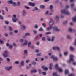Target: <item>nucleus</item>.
<instances>
[{
  "label": "nucleus",
  "mask_w": 76,
  "mask_h": 76,
  "mask_svg": "<svg viewBox=\"0 0 76 76\" xmlns=\"http://www.w3.org/2000/svg\"><path fill=\"white\" fill-rule=\"evenodd\" d=\"M69 7L68 6H66V8L65 9L62 10L61 11V12L62 13H64L65 15H70V13L68 11V8H69Z\"/></svg>",
  "instance_id": "f257e3e1"
},
{
  "label": "nucleus",
  "mask_w": 76,
  "mask_h": 76,
  "mask_svg": "<svg viewBox=\"0 0 76 76\" xmlns=\"http://www.w3.org/2000/svg\"><path fill=\"white\" fill-rule=\"evenodd\" d=\"M52 49H53L54 51H55V50H57L58 51H61L60 48V47L58 46H55L53 47L52 48Z\"/></svg>",
  "instance_id": "f03ea898"
},
{
  "label": "nucleus",
  "mask_w": 76,
  "mask_h": 76,
  "mask_svg": "<svg viewBox=\"0 0 76 76\" xmlns=\"http://www.w3.org/2000/svg\"><path fill=\"white\" fill-rule=\"evenodd\" d=\"M69 57L70 59L68 61V63H70L72 61H74V57H75V56L71 54L70 56Z\"/></svg>",
  "instance_id": "7ed1b4c3"
},
{
  "label": "nucleus",
  "mask_w": 76,
  "mask_h": 76,
  "mask_svg": "<svg viewBox=\"0 0 76 76\" xmlns=\"http://www.w3.org/2000/svg\"><path fill=\"white\" fill-rule=\"evenodd\" d=\"M50 20L49 23V25L50 26H52V25H54V21L51 18H50Z\"/></svg>",
  "instance_id": "20e7f679"
},
{
  "label": "nucleus",
  "mask_w": 76,
  "mask_h": 76,
  "mask_svg": "<svg viewBox=\"0 0 76 76\" xmlns=\"http://www.w3.org/2000/svg\"><path fill=\"white\" fill-rule=\"evenodd\" d=\"M8 53V51H5L3 54L4 57H8V55H7Z\"/></svg>",
  "instance_id": "39448f33"
},
{
  "label": "nucleus",
  "mask_w": 76,
  "mask_h": 76,
  "mask_svg": "<svg viewBox=\"0 0 76 76\" xmlns=\"http://www.w3.org/2000/svg\"><path fill=\"white\" fill-rule=\"evenodd\" d=\"M51 58H52V59H53V61H58V58H57V57L54 56H51Z\"/></svg>",
  "instance_id": "423d86ee"
},
{
  "label": "nucleus",
  "mask_w": 76,
  "mask_h": 76,
  "mask_svg": "<svg viewBox=\"0 0 76 76\" xmlns=\"http://www.w3.org/2000/svg\"><path fill=\"white\" fill-rule=\"evenodd\" d=\"M28 41L26 40H25L24 41V43L21 44V45L22 46H25L26 45H27L28 44Z\"/></svg>",
  "instance_id": "0eeeda50"
},
{
  "label": "nucleus",
  "mask_w": 76,
  "mask_h": 76,
  "mask_svg": "<svg viewBox=\"0 0 76 76\" xmlns=\"http://www.w3.org/2000/svg\"><path fill=\"white\" fill-rule=\"evenodd\" d=\"M12 69V66H6L5 68V69L6 70H7L9 71L11 69Z\"/></svg>",
  "instance_id": "6e6552de"
},
{
  "label": "nucleus",
  "mask_w": 76,
  "mask_h": 76,
  "mask_svg": "<svg viewBox=\"0 0 76 76\" xmlns=\"http://www.w3.org/2000/svg\"><path fill=\"white\" fill-rule=\"evenodd\" d=\"M53 30L54 31H60V30L58 28L57 26L54 27Z\"/></svg>",
  "instance_id": "1a4fd4ad"
},
{
  "label": "nucleus",
  "mask_w": 76,
  "mask_h": 76,
  "mask_svg": "<svg viewBox=\"0 0 76 76\" xmlns=\"http://www.w3.org/2000/svg\"><path fill=\"white\" fill-rule=\"evenodd\" d=\"M22 13L23 14V16H25L26 15V14H27L26 12V10H22Z\"/></svg>",
  "instance_id": "9d476101"
},
{
  "label": "nucleus",
  "mask_w": 76,
  "mask_h": 76,
  "mask_svg": "<svg viewBox=\"0 0 76 76\" xmlns=\"http://www.w3.org/2000/svg\"><path fill=\"white\" fill-rule=\"evenodd\" d=\"M59 18H60V16L58 15H57L55 16V19L56 21H58L59 20Z\"/></svg>",
  "instance_id": "9b49d317"
},
{
  "label": "nucleus",
  "mask_w": 76,
  "mask_h": 76,
  "mask_svg": "<svg viewBox=\"0 0 76 76\" xmlns=\"http://www.w3.org/2000/svg\"><path fill=\"white\" fill-rule=\"evenodd\" d=\"M42 69H43L44 70L47 71L48 70V68L47 67H45V66H42L41 67Z\"/></svg>",
  "instance_id": "f8f14e48"
},
{
  "label": "nucleus",
  "mask_w": 76,
  "mask_h": 76,
  "mask_svg": "<svg viewBox=\"0 0 76 76\" xmlns=\"http://www.w3.org/2000/svg\"><path fill=\"white\" fill-rule=\"evenodd\" d=\"M58 68H59V67L58 66V64H56L54 66V69L57 70L58 69Z\"/></svg>",
  "instance_id": "ddd939ff"
},
{
  "label": "nucleus",
  "mask_w": 76,
  "mask_h": 76,
  "mask_svg": "<svg viewBox=\"0 0 76 76\" xmlns=\"http://www.w3.org/2000/svg\"><path fill=\"white\" fill-rule=\"evenodd\" d=\"M12 22H14V23H15V22H17V21L18 20V19L17 18L15 19L12 18Z\"/></svg>",
  "instance_id": "4468645a"
},
{
  "label": "nucleus",
  "mask_w": 76,
  "mask_h": 76,
  "mask_svg": "<svg viewBox=\"0 0 76 76\" xmlns=\"http://www.w3.org/2000/svg\"><path fill=\"white\" fill-rule=\"evenodd\" d=\"M29 4L30 6H33V7L35 6V4L34 3H32V2H30L29 3Z\"/></svg>",
  "instance_id": "2eb2a0df"
},
{
  "label": "nucleus",
  "mask_w": 76,
  "mask_h": 76,
  "mask_svg": "<svg viewBox=\"0 0 76 76\" xmlns=\"http://www.w3.org/2000/svg\"><path fill=\"white\" fill-rule=\"evenodd\" d=\"M53 28V27L52 26H50L49 27H47L46 28V30L47 31H50L51 29H52Z\"/></svg>",
  "instance_id": "dca6fc26"
},
{
  "label": "nucleus",
  "mask_w": 76,
  "mask_h": 76,
  "mask_svg": "<svg viewBox=\"0 0 76 76\" xmlns=\"http://www.w3.org/2000/svg\"><path fill=\"white\" fill-rule=\"evenodd\" d=\"M69 49L71 51H73L75 50V48L73 47L72 46H71L70 47Z\"/></svg>",
  "instance_id": "f3484780"
},
{
  "label": "nucleus",
  "mask_w": 76,
  "mask_h": 76,
  "mask_svg": "<svg viewBox=\"0 0 76 76\" xmlns=\"http://www.w3.org/2000/svg\"><path fill=\"white\" fill-rule=\"evenodd\" d=\"M57 70H58L59 72H63V69L60 67H59Z\"/></svg>",
  "instance_id": "a211bd4d"
},
{
  "label": "nucleus",
  "mask_w": 76,
  "mask_h": 76,
  "mask_svg": "<svg viewBox=\"0 0 76 76\" xmlns=\"http://www.w3.org/2000/svg\"><path fill=\"white\" fill-rule=\"evenodd\" d=\"M37 70L36 69H34L31 71V73H37Z\"/></svg>",
  "instance_id": "6ab92c4d"
},
{
  "label": "nucleus",
  "mask_w": 76,
  "mask_h": 76,
  "mask_svg": "<svg viewBox=\"0 0 76 76\" xmlns=\"http://www.w3.org/2000/svg\"><path fill=\"white\" fill-rule=\"evenodd\" d=\"M55 38H56V37L55 36H52V37L51 41L53 42V41H54V39H55Z\"/></svg>",
  "instance_id": "aec40b11"
},
{
  "label": "nucleus",
  "mask_w": 76,
  "mask_h": 76,
  "mask_svg": "<svg viewBox=\"0 0 76 76\" xmlns=\"http://www.w3.org/2000/svg\"><path fill=\"white\" fill-rule=\"evenodd\" d=\"M13 2V1L12 0H10L8 1V3L10 4H12Z\"/></svg>",
  "instance_id": "412c9836"
},
{
  "label": "nucleus",
  "mask_w": 76,
  "mask_h": 76,
  "mask_svg": "<svg viewBox=\"0 0 76 76\" xmlns=\"http://www.w3.org/2000/svg\"><path fill=\"white\" fill-rule=\"evenodd\" d=\"M31 41H29L28 42V46L29 47H31Z\"/></svg>",
  "instance_id": "4be33fe9"
},
{
  "label": "nucleus",
  "mask_w": 76,
  "mask_h": 76,
  "mask_svg": "<svg viewBox=\"0 0 76 76\" xmlns=\"http://www.w3.org/2000/svg\"><path fill=\"white\" fill-rule=\"evenodd\" d=\"M67 23H68V21L67 20H66L63 22V25H66V24Z\"/></svg>",
  "instance_id": "5701e85b"
},
{
  "label": "nucleus",
  "mask_w": 76,
  "mask_h": 76,
  "mask_svg": "<svg viewBox=\"0 0 76 76\" xmlns=\"http://www.w3.org/2000/svg\"><path fill=\"white\" fill-rule=\"evenodd\" d=\"M30 35V33H26L25 34V36L26 37H27L28 36H29Z\"/></svg>",
  "instance_id": "b1692460"
},
{
  "label": "nucleus",
  "mask_w": 76,
  "mask_h": 76,
  "mask_svg": "<svg viewBox=\"0 0 76 76\" xmlns=\"http://www.w3.org/2000/svg\"><path fill=\"white\" fill-rule=\"evenodd\" d=\"M34 28L35 29L38 28V25L37 24H36L34 25Z\"/></svg>",
  "instance_id": "393cba45"
},
{
  "label": "nucleus",
  "mask_w": 76,
  "mask_h": 76,
  "mask_svg": "<svg viewBox=\"0 0 76 76\" xmlns=\"http://www.w3.org/2000/svg\"><path fill=\"white\" fill-rule=\"evenodd\" d=\"M21 65L22 66H24V61L22 60L21 62Z\"/></svg>",
  "instance_id": "a878e982"
},
{
  "label": "nucleus",
  "mask_w": 76,
  "mask_h": 76,
  "mask_svg": "<svg viewBox=\"0 0 76 76\" xmlns=\"http://www.w3.org/2000/svg\"><path fill=\"white\" fill-rule=\"evenodd\" d=\"M12 4L13 6H16L17 5L16 3L15 2H13Z\"/></svg>",
  "instance_id": "bb28decb"
},
{
  "label": "nucleus",
  "mask_w": 76,
  "mask_h": 76,
  "mask_svg": "<svg viewBox=\"0 0 76 76\" xmlns=\"http://www.w3.org/2000/svg\"><path fill=\"white\" fill-rule=\"evenodd\" d=\"M69 32H73V29L72 28H69Z\"/></svg>",
  "instance_id": "cd10ccee"
},
{
  "label": "nucleus",
  "mask_w": 76,
  "mask_h": 76,
  "mask_svg": "<svg viewBox=\"0 0 76 76\" xmlns=\"http://www.w3.org/2000/svg\"><path fill=\"white\" fill-rule=\"evenodd\" d=\"M65 74H69V71L68 69H66L65 70Z\"/></svg>",
  "instance_id": "c85d7f7f"
},
{
  "label": "nucleus",
  "mask_w": 76,
  "mask_h": 76,
  "mask_svg": "<svg viewBox=\"0 0 76 76\" xmlns=\"http://www.w3.org/2000/svg\"><path fill=\"white\" fill-rule=\"evenodd\" d=\"M6 61L8 62H9L10 61V58H6Z\"/></svg>",
  "instance_id": "c756f323"
},
{
  "label": "nucleus",
  "mask_w": 76,
  "mask_h": 76,
  "mask_svg": "<svg viewBox=\"0 0 76 76\" xmlns=\"http://www.w3.org/2000/svg\"><path fill=\"white\" fill-rule=\"evenodd\" d=\"M20 2L19 1H18L17 2L16 4L17 6H20Z\"/></svg>",
  "instance_id": "7c9ffc66"
},
{
  "label": "nucleus",
  "mask_w": 76,
  "mask_h": 76,
  "mask_svg": "<svg viewBox=\"0 0 76 76\" xmlns=\"http://www.w3.org/2000/svg\"><path fill=\"white\" fill-rule=\"evenodd\" d=\"M39 31L40 32L43 31V28H42V27L40 28L39 29Z\"/></svg>",
  "instance_id": "2f4dec72"
},
{
  "label": "nucleus",
  "mask_w": 76,
  "mask_h": 76,
  "mask_svg": "<svg viewBox=\"0 0 76 76\" xmlns=\"http://www.w3.org/2000/svg\"><path fill=\"white\" fill-rule=\"evenodd\" d=\"M42 25L43 26V27H44V28H45V27H46V24H45V23H42Z\"/></svg>",
  "instance_id": "473e14b6"
},
{
  "label": "nucleus",
  "mask_w": 76,
  "mask_h": 76,
  "mask_svg": "<svg viewBox=\"0 0 76 76\" xmlns=\"http://www.w3.org/2000/svg\"><path fill=\"white\" fill-rule=\"evenodd\" d=\"M73 45H75V46H76V38H75L74 40V42Z\"/></svg>",
  "instance_id": "72a5a7b5"
},
{
  "label": "nucleus",
  "mask_w": 76,
  "mask_h": 76,
  "mask_svg": "<svg viewBox=\"0 0 76 76\" xmlns=\"http://www.w3.org/2000/svg\"><path fill=\"white\" fill-rule=\"evenodd\" d=\"M9 47L10 49H12L13 48V46L10 44L9 45Z\"/></svg>",
  "instance_id": "f704fd0d"
},
{
  "label": "nucleus",
  "mask_w": 76,
  "mask_h": 76,
  "mask_svg": "<svg viewBox=\"0 0 76 76\" xmlns=\"http://www.w3.org/2000/svg\"><path fill=\"white\" fill-rule=\"evenodd\" d=\"M66 38H67V39H70V36L69 35H67L66 36Z\"/></svg>",
  "instance_id": "c9c22d12"
},
{
  "label": "nucleus",
  "mask_w": 76,
  "mask_h": 76,
  "mask_svg": "<svg viewBox=\"0 0 76 76\" xmlns=\"http://www.w3.org/2000/svg\"><path fill=\"white\" fill-rule=\"evenodd\" d=\"M23 39H20L19 40V41L21 43L23 42Z\"/></svg>",
  "instance_id": "e433bc0d"
},
{
  "label": "nucleus",
  "mask_w": 76,
  "mask_h": 76,
  "mask_svg": "<svg viewBox=\"0 0 76 76\" xmlns=\"http://www.w3.org/2000/svg\"><path fill=\"white\" fill-rule=\"evenodd\" d=\"M22 27L23 29H25V28H26V27L24 25H22Z\"/></svg>",
  "instance_id": "4c0bfd02"
},
{
  "label": "nucleus",
  "mask_w": 76,
  "mask_h": 76,
  "mask_svg": "<svg viewBox=\"0 0 76 76\" xmlns=\"http://www.w3.org/2000/svg\"><path fill=\"white\" fill-rule=\"evenodd\" d=\"M24 54H27L28 53V50H24Z\"/></svg>",
  "instance_id": "58836bf2"
},
{
  "label": "nucleus",
  "mask_w": 76,
  "mask_h": 76,
  "mask_svg": "<svg viewBox=\"0 0 76 76\" xmlns=\"http://www.w3.org/2000/svg\"><path fill=\"white\" fill-rule=\"evenodd\" d=\"M30 62V60L29 59H27L26 60V63H29Z\"/></svg>",
  "instance_id": "ea45409f"
},
{
  "label": "nucleus",
  "mask_w": 76,
  "mask_h": 76,
  "mask_svg": "<svg viewBox=\"0 0 76 76\" xmlns=\"http://www.w3.org/2000/svg\"><path fill=\"white\" fill-rule=\"evenodd\" d=\"M68 52H66L64 53V54L65 56H67L68 54Z\"/></svg>",
  "instance_id": "a19ab883"
},
{
  "label": "nucleus",
  "mask_w": 76,
  "mask_h": 76,
  "mask_svg": "<svg viewBox=\"0 0 76 76\" xmlns=\"http://www.w3.org/2000/svg\"><path fill=\"white\" fill-rule=\"evenodd\" d=\"M9 29L10 30V31H13V28H12V27L10 26L9 27Z\"/></svg>",
  "instance_id": "79ce46f5"
},
{
  "label": "nucleus",
  "mask_w": 76,
  "mask_h": 76,
  "mask_svg": "<svg viewBox=\"0 0 76 76\" xmlns=\"http://www.w3.org/2000/svg\"><path fill=\"white\" fill-rule=\"evenodd\" d=\"M5 9L6 12H9V9H8V8H7V7H5Z\"/></svg>",
  "instance_id": "37998d69"
},
{
  "label": "nucleus",
  "mask_w": 76,
  "mask_h": 76,
  "mask_svg": "<svg viewBox=\"0 0 76 76\" xmlns=\"http://www.w3.org/2000/svg\"><path fill=\"white\" fill-rule=\"evenodd\" d=\"M33 33L34 34H37V31L36 30H34L33 31Z\"/></svg>",
  "instance_id": "c03bdc74"
},
{
  "label": "nucleus",
  "mask_w": 76,
  "mask_h": 76,
  "mask_svg": "<svg viewBox=\"0 0 76 76\" xmlns=\"http://www.w3.org/2000/svg\"><path fill=\"white\" fill-rule=\"evenodd\" d=\"M44 6L41 5L40 6L41 9H44Z\"/></svg>",
  "instance_id": "a18cd8bd"
},
{
  "label": "nucleus",
  "mask_w": 76,
  "mask_h": 76,
  "mask_svg": "<svg viewBox=\"0 0 76 76\" xmlns=\"http://www.w3.org/2000/svg\"><path fill=\"white\" fill-rule=\"evenodd\" d=\"M12 16L14 19H16V15L15 14H14L12 15Z\"/></svg>",
  "instance_id": "49530a36"
},
{
  "label": "nucleus",
  "mask_w": 76,
  "mask_h": 76,
  "mask_svg": "<svg viewBox=\"0 0 76 76\" xmlns=\"http://www.w3.org/2000/svg\"><path fill=\"white\" fill-rule=\"evenodd\" d=\"M53 7V6L52 5H50V9H52Z\"/></svg>",
  "instance_id": "de8ad7c7"
},
{
  "label": "nucleus",
  "mask_w": 76,
  "mask_h": 76,
  "mask_svg": "<svg viewBox=\"0 0 76 76\" xmlns=\"http://www.w3.org/2000/svg\"><path fill=\"white\" fill-rule=\"evenodd\" d=\"M69 76H75L74 74H71L69 75Z\"/></svg>",
  "instance_id": "09e8293b"
},
{
  "label": "nucleus",
  "mask_w": 76,
  "mask_h": 76,
  "mask_svg": "<svg viewBox=\"0 0 76 76\" xmlns=\"http://www.w3.org/2000/svg\"><path fill=\"white\" fill-rule=\"evenodd\" d=\"M38 36H37L34 39V41H36L37 40V39H38Z\"/></svg>",
  "instance_id": "8fccbe9b"
},
{
  "label": "nucleus",
  "mask_w": 76,
  "mask_h": 76,
  "mask_svg": "<svg viewBox=\"0 0 76 76\" xmlns=\"http://www.w3.org/2000/svg\"><path fill=\"white\" fill-rule=\"evenodd\" d=\"M15 64H18L19 63V61H16L15 62Z\"/></svg>",
  "instance_id": "3c124183"
},
{
  "label": "nucleus",
  "mask_w": 76,
  "mask_h": 76,
  "mask_svg": "<svg viewBox=\"0 0 76 76\" xmlns=\"http://www.w3.org/2000/svg\"><path fill=\"white\" fill-rule=\"evenodd\" d=\"M49 13V11H46L45 12V14L46 15H48V14Z\"/></svg>",
  "instance_id": "603ef678"
},
{
  "label": "nucleus",
  "mask_w": 76,
  "mask_h": 76,
  "mask_svg": "<svg viewBox=\"0 0 76 76\" xmlns=\"http://www.w3.org/2000/svg\"><path fill=\"white\" fill-rule=\"evenodd\" d=\"M25 7L26 9H30L29 7L28 6H25Z\"/></svg>",
  "instance_id": "864d4df0"
},
{
  "label": "nucleus",
  "mask_w": 76,
  "mask_h": 76,
  "mask_svg": "<svg viewBox=\"0 0 76 76\" xmlns=\"http://www.w3.org/2000/svg\"><path fill=\"white\" fill-rule=\"evenodd\" d=\"M42 40L44 41H45V37H43L42 38Z\"/></svg>",
  "instance_id": "5fc2aeb1"
},
{
  "label": "nucleus",
  "mask_w": 76,
  "mask_h": 76,
  "mask_svg": "<svg viewBox=\"0 0 76 76\" xmlns=\"http://www.w3.org/2000/svg\"><path fill=\"white\" fill-rule=\"evenodd\" d=\"M41 53H38L36 55L37 56H41Z\"/></svg>",
  "instance_id": "6e6d98bb"
},
{
  "label": "nucleus",
  "mask_w": 76,
  "mask_h": 76,
  "mask_svg": "<svg viewBox=\"0 0 76 76\" xmlns=\"http://www.w3.org/2000/svg\"><path fill=\"white\" fill-rule=\"evenodd\" d=\"M40 44V43H39V42H37L36 44L37 45H39Z\"/></svg>",
  "instance_id": "4d7b16f0"
},
{
  "label": "nucleus",
  "mask_w": 76,
  "mask_h": 76,
  "mask_svg": "<svg viewBox=\"0 0 76 76\" xmlns=\"http://www.w3.org/2000/svg\"><path fill=\"white\" fill-rule=\"evenodd\" d=\"M47 40L48 41H51V39L50 38V37H48L47 38Z\"/></svg>",
  "instance_id": "13d9d810"
},
{
  "label": "nucleus",
  "mask_w": 76,
  "mask_h": 76,
  "mask_svg": "<svg viewBox=\"0 0 76 76\" xmlns=\"http://www.w3.org/2000/svg\"><path fill=\"white\" fill-rule=\"evenodd\" d=\"M0 43L1 44H3L4 43V42H3V40H1L0 39Z\"/></svg>",
  "instance_id": "bf43d9fd"
},
{
  "label": "nucleus",
  "mask_w": 76,
  "mask_h": 76,
  "mask_svg": "<svg viewBox=\"0 0 76 76\" xmlns=\"http://www.w3.org/2000/svg\"><path fill=\"white\" fill-rule=\"evenodd\" d=\"M51 34V32H49L46 33V35H49V34Z\"/></svg>",
  "instance_id": "052dcab7"
},
{
  "label": "nucleus",
  "mask_w": 76,
  "mask_h": 76,
  "mask_svg": "<svg viewBox=\"0 0 76 76\" xmlns=\"http://www.w3.org/2000/svg\"><path fill=\"white\" fill-rule=\"evenodd\" d=\"M4 35L5 37H8V34H7V33H5Z\"/></svg>",
  "instance_id": "680f3d73"
},
{
  "label": "nucleus",
  "mask_w": 76,
  "mask_h": 76,
  "mask_svg": "<svg viewBox=\"0 0 76 76\" xmlns=\"http://www.w3.org/2000/svg\"><path fill=\"white\" fill-rule=\"evenodd\" d=\"M18 30H15L14 31V33H18Z\"/></svg>",
  "instance_id": "e2e57ef3"
},
{
  "label": "nucleus",
  "mask_w": 76,
  "mask_h": 76,
  "mask_svg": "<svg viewBox=\"0 0 76 76\" xmlns=\"http://www.w3.org/2000/svg\"><path fill=\"white\" fill-rule=\"evenodd\" d=\"M5 23L6 24V25H8V24L9 23V22H8L7 21H5Z\"/></svg>",
  "instance_id": "0e129e2a"
},
{
  "label": "nucleus",
  "mask_w": 76,
  "mask_h": 76,
  "mask_svg": "<svg viewBox=\"0 0 76 76\" xmlns=\"http://www.w3.org/2000/svg\"><path fill=\"white\" fill-rule=\"evenodd\" d=\"M42 73L44 76H45V75H46V72H43Z\"/></svg>",
  "instance_id": "69168bd1"
},
{
  "label": "nucleus",
  "mask_w": 76,
  "mask_h": 76,
  "mask_svg": "<svg viewBox=\"0 0 76 76\" xmlns=\"http://www.w3.org/2000/svg\"><path fill=\"white\" fill-rule=\"evenodd\" d=\"M49 66L52 67L53 66V64L52 63H50L49 64Z\"/></svg>",
  "instance_id": "338daca9"
},
{
  "label": "nucleus",
  "mask_w": 76,
  "mask_h": 76,
  "mask_svg": "<svg viewBox=\"0 0 76 76\" xmlns=\"http://www.w3.org/2000/svg\"><path fill=\"white\" fill-rule=\"evenodd\" d=\"M49 69L50 70H52V69H53V67L50 66L49 67Z\"/></svg>",
  "instance_id": "774afa93"
}]
</instances>
